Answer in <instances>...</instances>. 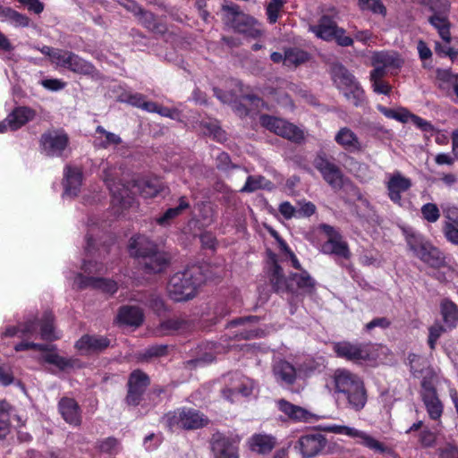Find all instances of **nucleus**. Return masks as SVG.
I'll list each match as a JSON object with an SVG mask.
<instances>
[{"label":"nucleus","instance_id":"e433bc0d","mask_svg":"<svg viewBox=\"0 0 458 458\" xmlns=\"http://www.w3.org/2000/svg\"><path fill=\"white\" fill-rule=\"evenodd\" d=\"M310 59V55L298 47H290L284 51V64L288 67H297L307 63Z\"/></svg>","mask_w":458,"mask_h":458},{"label":"nucleus","instance_id":"3c124183","mask_svg":"<svg viewBox=\"0 0 458 458\" xmlns=\"http://www.w3.org/2000/svg\"><path fill=\"white\" fill-rule=\"evenodd\" d=\"M374 63L381 64V66L386 69L387 67L400 68L403 61L398 56L386 53H379L375 55Z\"/></svg>","mask_w":458,"mask_h":458},{"label":"nucleus","instance_id":"ddd939ff","mask_svg":"<svg viewBox=\"0 0 458 458\" xmlns=\"http://www.w3.org/2000/svg\"><path fill=\"white\" fill-rule=\"evenodd\" d=\"M327 440L321 433H311L301 436L295 448L299 449L303 458H313L322 453Z\"/></svg>","mask_w":458,"mask_h":458},{"label":"nucleus","instance_id":"4468645a","mask_svg":"<svg viewBox=\"0 0 458 458\" xmlns=\"http://www.w3.org/2000/svg\"><path fill=\"white\" fill-rule=\"evenodd\" d=\"M252 392V380L239 374H234L231 377L230 385L224 387L221 391L223 397L231 403H233L238 395L248 397Z\"/></svg>","mask_w":458,"mask_h":458},{"label":"nucleus","instance_id":"49530a36","mask_svg":"<svg viewBox=\"0 0 458 458\" xmlns=\"http://www.w3.org/2000/svg\"><path fill=\"white\" fill-rule=\"evenodd\" d=\"M168 353L167 344H155L146 348L142 353H140V359L144 361H148L153 358L165 357Z\"/></svg>","mask_w":458,"mask_h":458},{"label":"nucleus","instance_id":"6ab92c4d","mask_svg":"<svg viewBox=\"0 0 458 458\" xmlns=\"http://www.w3.org/2000/svg\"><path fill=\"white\" fill-rule=\"evenodd\" d=\"M445 221L442 225V232L445 240L458 246V207H447L443 209Z\"/></svg>","mask_w":458,"mask_h":458},{"label":"nucleus","instance_id":"09e8293b","mask_svg":"<svg viewBox=\"0 0 458 458\" xmlns=\"http://www.w3.org/2000/svg\"><path fill=\"white\" fill-rule=\"evenodd\" d=\"M446 331H449V329L439 323H435L428 327V345L431 351L436 349L438 339Z\"/></svg>","mask_w":458,"mask_h":458},{"label":"nucleus","instance_id":"0e129e2a","mask_svg":"<svg viewBox=\"0 0 458 458\" xmlns=\"http://www.w3.org/2000/svg\"><path fill=\"white\" fill-rule=\"evenodd\" d=\"M119 442L114 437H106L101 440L98 444V449L102 453L114 454H116Z\"/></svg>","mask_w":458,"mask_h":458},{"label":"nucleus","instance_id":"5fc2aeb1","mask_svg":"<svg viewBox=\"0 0 458 458\" xmlns=\"http://www.w3.org/2000/svg\"><path fill=\"white\" fill-rule=\"evenodd\" d=\"M420 212L422 215V218L427 222L432 224L436 223L441 216L437 205L431 202L422 205Z\"/></svg>","mask_w":458,"mask_h":458},{"label":"nucleus","instance_id":"f03ea898","mask_svg":"<svg viewBox=\"0 0 458 458\" xmlns=\"http://www.w3.org/2000/svg\"><path fill=\"white\" fill-rule=\"evenodd\" d=\"M335 393L338 399L346 403V407L360 411L368 402V393L363 379L344 368L336 369L332 376Z\"/></svg>","mask_w":458,"mask_h":458},{"label":"nucleus","instance_id":"b1692460","mask_svg":"<svg viewBox=\"0 0 458 458\" xmlns=\"http://www.w3.org/2000/svg\"><path fill=\"white\" fill-rule=\"evenodd\" d=\"M338 25L333 17L324 14L322 15L317 25L310 27V30L313 32L318 38L325 41H332L338 29Z\"/></svg>","mask_w":458,"mask_h":458},{"label":"nucleus","instance_id":"f3484780","mask_svg":"<svg viewBox=\"0 0 458 458\" xmlns=\"http://www.w3.org/2000/svg\"><path fill=\"white\" fill-rule=\"evenodd\" d=\"M76 282L80 289H97L110 295L114 294L118 290L117 283L114 280L104 277L86 276L81 273L77 275Z\"/></svg>","mask_w":458,"mask_h":458},{"label":"nucleus","instance_id":"a18cd8bd","mask_svg":"<svg viewBox=\"0 0 458 458\" xmlns=\"http://www.w3.org/2000/svg\"><path fill=\"white\" fill-rule=\"evenodd\" d=\"M378 110L386 117L390 118V119H394V120L403 123H407L409 121L410 115L411 114L408 109H406L404 107H402L399 110H394L392 108L379 106Z\"/></svg>","mask_w":458,"mask_h":458},{"label":"nucleus","instance_id":"aec40b11","mask_svg":"<svg viewBox=\"0 0 458 458\" xmlns=\"http://www.w3.org/2000/svg\"><path fill=\"white\" fill-rule=\"evenodd\" d=\"M58 411L66 423L75 427L81 424V410L75 399L61 398L58 402Z\"/></svg>","mask_w":458,"mask_h":458},{"label":"nucleus","instance_id":"c9c22d12","mask_svg":"<svg viewBox=\"0 0 458 458\" xmlns=\"http://www.w3.org/2000/svg\"><path fill=\"white\" fill-rule=\"evenodd\" d=\"M0 20L2 21H9L17 27H28L30 25V18L11 7L0 6Z\"/></svg>","mask_w":458,"mask_h":458},{"label":"nucleus","instance_id":"2eb2a0df","mask_svg":"<svg viewBox=\"0 0 458 458\" xmlns=\"http://www.w3.org/2000/svg\"><path fill=\"white\" fill-rule=\"evenodd\" d=\"M58 65L82 75H93L96 72V68L91 63L68 50H64Z\"/></svg>","mask_w":458,"mask_h":458},{"label":"nucleus","instance_id":"473e14b6","mask_svg":"<svg viewBox=\"0 0 458 458\" xmlns=\"http://www.w3.org/2000/svg\"><path fill=\"white\" fill-rule=\"evenodd\" d=\"M288 281L295 282L297 289L304 293L312 294L315 292L316 281L305 269L301 271V273H290Z\"/></svg>","mask_w":458,"mask_h":458},{"label":"nucleus","instance_id":"72a5a7b5","mask_svg":"<svg viewBox=\"0 0 458 458\" xmlns=\"http://www.w3.org/2000/svg\"><path fill=\"white\" fill-rule=\"evenodd\" d=\"M250 449L258 454H268L276 445L274 437L263 434H255L250 439Z\"/></svg>","mask_w":458,"mask_h":458},{"label":"nucleus","instance_id":"bf43d9fd","mask_svg":"<svg viewBox=\"0 0 458 458\" xmlns=\"http://www.w3.org/2000/svg\"><path fill=\"white\" fill-rule=\"evenodd\" d=\"M284 119L277 118L269 114H261L259 117V123L261 126L269 130L270 131L277 134L281 124H283Z\"/></svg>","mask_w":458,"mask_h":458},{"label":"nucleus","instance_id":"de8ad7c7","mask_svg":"<svg viewBox=\"0 0 458 458\" xmlns=\"http://www.w3.org/2000/svg\"><path fill=\"white\" fill-rule=\"evenodd\" d=\"M359 7L362 10H368L375 14H379L383 18L386 16L387 10L381 0H359Z\"/></svg>","mask_w":458,"mask_h":458},{"label":"nucleus","instance_id":"0eeeda50","mask_svg":"<svg viewBox=\"0 0 458 458\" xmlns=\"http://www.w3.org/2000/svg\"><path fill=\"white\" fill-rule=\"evenodd\" d=\"M151 385L150 377L142 369H135L128 376L124 403L137 407L144 400V395Z\"/></svg>","mask_w":458,"mask_h":458},{"label":"nucleus","instance_id":"4c0bfd02","mask_svg":"<svg viewBox=\"0 0 458 458\" xmlns=\"http://www.w3.org/2000/svg\"><path fill=\"white\" fill-rule=\"evenodd\" d=\"M428 21L437 30L440 38L444 41L447 43L451 41L450 22L446 16L435 13L428 18Z\"/></svg>","mask_w":458,"mask_h":458},{"label":"nucleus","instance_id":"052dcab7","mask_svg":"<svg viewBox=\"0 0 458 458\" xmlns=\"http://www.w3.org/2000/svg\"><path fill=\"white\" fill-rule=\"evenodd\" d=\"M42 358L45 362L55 365L62 370L68 367H72V362L70 360L62 357L57 353L48 352L44 354Z\"/></svg>","mask_w":458,"mask_h":458},{"label":"nucleus","instance_id":"cd10ccee","mask_svg":"<svg viewBox=\"0 0 458 458\" xmlns=\"http://www.w3.org/2000/svg\"><path fill=\"white\" fill-rule=\"evenodd\" d=\"M335 142L348 152H360L362 150L358 136L348 127H342L335 136Z\"/></svg>","mask_w":458,"mask_h":458},{"label":"nucleus","instance_id":"680f3d73","mask_svg":"<svg viewBox=\"0 0 458 458\" xmlns=\"http://www.w3.org/2000/svg\"><path fill=\"white\" fill-rule=\"evenodd\" d=\"M285 0H271L267 6V20L270 23H276Z\"/></svg>","mask_w":458,"mask_h":458},{"label":"nucleus","instance_id":"37998d69","mask_svg":"<svg viewBox=\"0 0 458 458\" xmlns=\"http://www.w3.org/2000/svg\"><path fill=\"white\" fill-rule=\"evenodd\" d=\"M104 182L114 197L120 199V202L123 207H126L127 204L130 205L131 201L124 199V194H127V190L124 189L123 185H122V189L117 187V190H115V181L107 171H104Z\"/></svg>","mask_w":458,"mask_h":458},{"label":"nucleus","instance_id":"423d86ee","mask_svg":"<svg viewBox=\"0 0 458 458\" xmlns=\"http://www.w3.org/2000/svg\"><path fill=\"white\" fill-rule=\"evenodd\" d=\"M165 426L171 431L180 428L196 430L208 425V418L199 410L182 407L169 411L165 415Z\"/></svg>","mask_w":458,"mask_h":458},{"label":"nucleus","instance_id":"9d476101","mask_svg":"<svg viewBox=\"0 0 458 458\" xmlns=\"http://www.w3.org/2000/svg\"><path fill=\"white\" fill-rule=\"evenodd\" d=\"M313 165L332 189L339 191L344 187V174L342 170L338 165L332 163L324 152H320L316 156Z\"/></svg>","mask_w":458,"mask_h":458},{"label":"nucleus","instance_id":"c756f323","mask_svg":"<svg viewBox=\"0 0 458 458\" xmlns=\"http://www.w3.org/2000/svg\"><path fill=\"white\" fill-rule=\"evenodd\" d=\"M178 202V206L167 208L161 216L156 217L155 220L158 225L163 227L171 225L176 217L191 207L186 196L180 197Z\"/></svg>","mask_w":458,"mask_h":458},{"label":"nucleus","instance_id":"4be33fe9","mask_svg":"<svg viewBox=\"0 0 458 458\" xmlns=\"http://www.w3.org/2000/svg\"><path fill=\"white\" fill-rule=\"evenodd\" d=\"M135 187L143 198H155L165 189L163 181L158 177H144L133 181Z\"/></svg>","mask_w":458,"mask_h":458},{"label":"nucleus","instance_id":"69168bd1","mask_svg":"<svg viewBox=\"0 0 458 458\" xmlns=\"http://www.w3.org/2000/svg\"><path fill=\"white\" fill-rule=\"evenodd\" d=\"M409 121H411L418 129L423 132L432 133L435 131V127L430 122L421 118L417 114L411 113Z\"/></svg>","mask_w":458,"mask_h":458},{"label":"nucleus","instance_id":"dca6fc26","mask_svg":"<svg viewBox=\"0 0 458 458\" xmlns=\"http://www.w3.org/2000/svg\"><path fill=\"white\" fill-rule=\"evenodd\" d=\"M386 186L389 199L393 203L402 206V193L409 191L412 186V182L410 178L396 171L390 174Z\"/></svg>","mask_w":458,"mask_h":458},{"label":"nucleus","instance_id":"c03bdc74","mask_svg":"<svg viewBox=\"0 0 458 458\" xmlns=\"http://www.w3.org/2000/svg\"><path fill=\"white\" fill-rule=\"evenodd\" d=\"M9 408L6 401L0 402V439H4L10 431Z\"/></svg>","mask_w":458,"mask_h":458},{"label":"nucleus","instance_id":"603ef678","mask_svg":"<svg viewBox=\"0 0 458 458\" xmlns=\"http://www.w3.org/2000/svg\"><path fill=\"white\" fill-rule=\"evenodd\" d=\"M418 441L424 449L433 448L437 445V434L425 428L419 433Z\"/></svg>","mask_w":458,"mask_h":458},{"label":"nucleus","instance_id":"f704fd0d","mask_svg":"<svg viewBox=\"0 0 458 458\" xmlns=\"http://www.w3.org/2000/svg\"><path fill=\"white\" fill-rule=\"evenodd\" d=\"M55 315L52 311H45L40 319H38V326L40 327V337L45 341L58 339L55 334Z\"/></svg>","mask_w":458,"mask_h":458},{"label":"nucleus","instance_id":"e2e57ef3","mask_svg":"<svg viewBox=\"0 0 458 458\" xmlns=\"http://www.w3.org/2000/svg\"><path fill=\"white\" fill-rule=\"evenodd\" d=\"M216 168L221 171H228L231 169H238L240 166L232 163L231 157L227 152H221L216 158Z\"/></svg>","mask_w":458,"mask_h":458},{"label":"nucleus","instance_id":"39448f33","mask_svg":"<svg viewBox=\"0 0 458 458\" xmlns=\"http://www.w3.org/2000/svg\"><path fill=\"white\" fill-rule=\"evenodd\" d=\"M406 242L413 254L428 267L433 268L446 267L445 253L427 241L421 234L408 233Z\"/></svg>","mask_w":458,"mask_h":458},{"label":"nucleus","instance_id":"8fccbe9b","mask_svg":"<svg viewBox=\"0 0 458 458\" xmlns=\"http://www.w3.org/2000/svg\"><path fill=\"white\" fill-rule=\"evenodd\" d=\"M15 382L13 366L10 362L0 360V385L9 386Z\"/></svg>","mask_w":458,"mask_h":458},{"label":"nucleus","instance_id":"7ed1b4c3","mask_svg":"<svg viewBox=\"0 0 458 458\" xmlns=\"http://www.w3.org/2000/svg\"><path fill=\"white\" fill-rule=\"evenodd\" d=\"M221 11L224 23L235 32L254 39L259 38L264 34L261 23L254 17L243 13L237 4L225 2L222 4Z\"/></svg>","mask_w":458,"mask_h":458},{"label":"nucleus","instance_id":"2f4dec72","mask_svg":"<svg viewBox=\"0 0 458 458\" xmlns=\"http://www.w3.org/2000/svg\"><path fill=\"white\" fill-rule=\"evenodd\" d=\"M135 15L139 17L140 23L149 31L161 35L167 31L166 25L158 21L157 15L152 12L141 8Z\"/></svg>","mask_w":458,"mask_h":458},{"label":"nucleus","instance_id":"ea45409f","mask_svg":"<svg viewBox=\"0 0 458 458\" xmlns=\"http://www.w3.org/2000/svg\"><path fill=\"white\" fill-rule=\"evenodd\" d=\"M188 327V322L182 318H171L160 322L159 331L163 335H173Z\"/></svg>","mask_w":458,"mask_h":458},{"label":"nucleus","instance_id":"f257e3e1","mask_svg":"<svg viewBox=\"0 0 458 458\" xmlns=\"http://www.w3.org/2000/svg\"><path fill=\"white\" fill-rule=\"evenodd\" d=\"M130 256L137 260L139 268L146 275L165 273L172 263L169 252L144 235L133 236L129 242Z\"/></svg>","mask_w":458,"mask_h":458},{"label":"nucleus","instance_id":"58836bf2","mask_svg":"<svg viewBox=\"0 0 458 458\" xmlns=\"http://www.w3.org/2000/svg\"><path fill=\"white\" fill-rule=\"evenodd\" d=\"M277 135L295 143H301L304 140L303 131L293 123L285 120L283 121Z\"/></svg>","mask_w":458,"mask_h":458},{"label":"nucleus","instance_id":"a211bd4d","mask_svg":"<svg viewBox=\"0 0 458 458\" xmlns=\"http://www.w3.org/2000/svg\"><path fill=\"white\" fill-rule=\"evenodd\" d=\"M109 338L100 335H84L75 344L80 352L89 354L104 352L110 346Z\"/></svg>","mask_w":458,"mask_h":458},{"label":"nucleus","instance_id":"a19ab883","mask_svg":"<svg viewBox=\"0 0 458 458\" xmlns=\"http://www.w3.org/2000/svg\"><path fill=\"white\" fill-rule=\"evenodd\" d=\"M344 98L351 101L355 106H361L366 102L365 91L359 81L355 82L350 88L342 91Z\"/></svg>","mask_w":458,"mask_h":458},{"label":"nucleus","instance_id":"864d4df0","mask_svg":"<svg viewBox=\"0 0 458 458\" xmlns=\"http://www.w3.org/2000/svg\"><path fill=\"white\" fill-rule=\"evenodd\" d=\"M264 182H267L266 178L263 175H249L246 179V182L243 185V187L240 190L241 192H254L259 189H264L265 185L263 184Z\"/></svg>","mask_w":458,"mask_h":458},{"label":"nucleus","instance_id":"412c9836","mask_svg":"<svg viewBox=\"0 0 458 458\" xmlns=\"http://www.w3.org/2000/svg\"><path fill=\"white\" fill-rule=\"evenodd\" d=\"M37 116V111L30 106H19L14 107L7 115V122L11 131H17L33 121Z\"/></svg>","mask_w":458,"mask_h":458},{"label":"nucleus","instance_id":"5701e85b","mask_svg":"<svg viewBox=\"0 0 458 458\" xmlns=\"http://www.w3.org/2000/svg\"><path fill=\"white\" fill-rule=\"evenodd\" d=\"M277 408L284 413L289 420L295 422H309L313 418V414L308 410L295 405L285 399H279L276 402Z\"/></svg>","mask_w":458,"mask_h":458},{"label":"nucleus","instance_id":"c85d7f7f","mask_svg":"<svg viewBox=\"0 0 458 458\" xmlns=\"http://www.w3.org/2000/svg\"><path fill=\"white\" fill-rule=\"evenodd\" d=\"M273 372L276 381L282 385L292 386L297 378L294 366L284 360H280L274 365Z\"/></svg>","mask_w":458,"mask_h":458},{"label":"nucleus","instance_id":"6e6d98bb","mask_svg":"<svg viewBox=\"0 0 458 458\" xmlns=\"http://www.w3.org/2000/svg\"><path fill=\"white\" fill-rule=\"evenodd\" d=\"M269 282L272 287V290L276 293H281L284 292L293 293V288L292 284L289 283L288 278L283 276H269Z\"/></svg>","mask_w":458,"mask_h":458},{"label":"nucleus","instance_id":"f8f14e48","mask_svg":"<svg viewBox=\"0 0 458 458\" xmlns=\"http://www.w3.org/2000/svg\"><path fill=\"white\" fill-rule=\"evenodd\" d=\"M239 443L237 437L216 433L212 437L211 449L215 458H239Z\"/></svg>","mask_w":458,"mask_h":458},{"label":"nucleus","instance_id":"393cba45","mask_svg":"<svg viewBox=\"0 0 458 458\" xmlns=\"http://www.w3.org/2000/svg\"><path fill=\"white\" fill-rule=\"evenodd\" d=\"M439 312L443 320V325L449 331L458 327V305L451 299L445 297L439 302Z\"/></svg>","mask_w":458,"mask_h":458},{"label":"nucleus","instance_id":"a878e982","mask_svg":"<svg viewBox=\"0 0 458 458\" xmlns=\"http://www.w3.org/2000/svg\"><path fill=\"white\" fill-rule=\"evenodd\" d=\"M117 320L120 324L137 327L144 321V312L138 306L123 305L118 310Z\"/></svg>","mask_w":458,"mask_h":458},{"label":"nucleus","instance_id":"774afa93","mask_svg":"<svg viewBox=\"0 0 458 458\" xmlns=\"http://www.w3.org/2000/svg\"><path fill=\"white\" fill-rule=\"evenodd\" d=\"M21 335L19 337H31L37 333L38 330V319H30L20 324Z\"/></svg>","mask_w":458,"mask_h":458},{"label":"nucleus","instance_id":"7c9ffc66","mask_svg":"<svg viewBox=\"0 0 458 458\" xmlns=\"http://www.w3.org/2000/svg\"><path fill=\"white\" fill-rule=\"evenodd\" d=\"M64 175V192L71 196H77L82 183V172L77 167L67 166Z\"/></svg>","mask_w":458,"mask_h":458},{"label":"nucleus","instance_id":"1a4fd4ad","mask_svg":"<svg viewBox=\"0 0 458 458\" xmlns=\"http://www.w3.org/2000/svg\"><path fill=\"white\" fill-rule=\"evenodd\" d=\"M70 144V138L62 129H49L39 139L41 152L49 157H61Z\"/></svg>","mask_w":458,"mask_h":458},{"label":"nucleus","instance_id":"338daca9","mask_svg":"<svg viewBox=\"0 0 458 458\" xmlns=\"http://www.w3.org/2000/svg\"><path fill=\"white\" fill-rule=\"evenodd\" d=\"M438 458H458V446L447 442L442 447L437 449Z\"/></svg>","mask_w":458,"mask_h":458},{"label":"nucleus","instance_id":"79ce46f5","mask_svg":"<svg viewBox=\"0 0 458 458\" xmlns=\"http://www.w3.org/2000/svg\"><path fill=\"white\" fill-rule=\"evenodd\" d=\"M424 403L431 420H437L440 419L443 413V404L435 394L425 398Z\"/></svg>","mask_w":458,"mask_h":458},{"label":"nucleus","instance_id":"bb28decb","mask_svg":"<svg viewBox=\"0 0 458 458\" xmlns=\"http://www.w3.org/2000/svg\"><path fill=\"white\" fill-rule=\"evenodd\" d=\"M331 79L340 91H344L358 81L355 76L344 65L339 63L332 65Z\"/></svg>","mask_w":458,"mask_h":458},{"label":"nucleus","instance_id":"20e7f679","mask_svg":"<svg viewBox=\"0 0 458 458\" xmlns=\"http://www.w3.org/2000/svg\"><path fill=\"white\" fill-rule=\"evenodd\" d=\"M201 280L202 275L199 267H187L170 277L167 284L168 294L175 301L191 300L195 297Z\"/></svg>","mask_w":458,"mask_h":458},{"label":"nucleus","instance_id":"4d7b16f0","mask_svg":"<svg viewBox=\"0 0 458 458\" xmlns=\"http://www.w3.org/2000/svg\"><path fill=\"white\" fill-rule=\"evenodd\" d=\"M356 437L361 438L362 444L371 450L378 451L381 454H384L386 450L383 443L379 442L378 440H377L376 438L363 431L358 430V435L356 436Z\"/></svg>","mask_w":458,"mask_h":458},{"label":"nucleus","instance_id":"6e6552de","mask_svg":"<svg viewBox=\"0 0 458 458\" xmlns=\"http://www.w3.org/2000/svg\"><path fill=\"white\" fill-rule=\"evenodd\" d=\"M333 351L339 359L356 364L371 360V344L365 342L340 341L333 344Z\"/></svg>","mask_w":458,"mask_h":458},{"label":"nucleus","instance_id":"9b49d317","mask_svg":"<svg viewBox=\"0 0 458 458\" xmlns=\"http://www.w3.org/2000/svg\"><path fill=\"white\" fill-rule=\"evenodd\" d=\"M323 232L328 236L321 245V252L327 255H335L345 259L351 258V251L348 243L343 240L342 234L336 231L332 225L322 224L320 225Z\"/></svg>","mask_w":458,"mask_h":458},{"label":"nucleus","instance_id":"13d9d810","mask_svg":"<svg viewBox=\"0 0 458 458\" xmlns=\"http://www.w3.org/2000/svg\"><path fill=\"white\" fill-rule=\"evenodd\" d=\"M145 98L146 96L141 93L124 91L119 96L118 100L120 102L127 103L134 107L141 108Z\"/></svg>","mask_w":458,"mask_h":458}]
</instances>
